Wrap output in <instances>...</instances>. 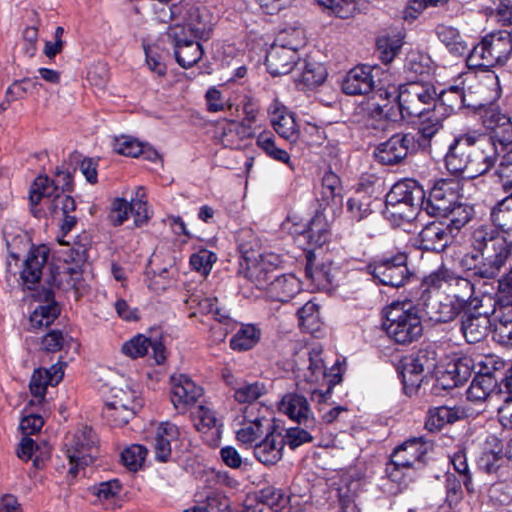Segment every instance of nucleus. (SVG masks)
<instances>
[{"label":"nucleus","instance_id":"obj_1","mask_svg":"<svg viewBox=\"0 0 512 512\" xmlns=\"http://www.w3.org/2000/svg\"><path fill=\"white\" fill-rule=\"evenodd\" d=\"M499 156L494 138L469 131L456 136L445 155V165L454 174L475 178L487 173Z\"/></svg>","mask_w":512,"mask_h":512},{"label":"nucleus","instance_id":"obj_2","mask_svg":"<svg viewBox=\"0 0 512 512\" xmlns=\"http://www.w3.org/2000/svg\"><path fill=\"white\" fill-rule=\"evenodd\" d=\"M444 91L437 93L433 84L424 81H410L400 85L392 92L379 88L373 95V110L380 116L394 119L391 102L397 103L398 112L402 119L422 118L436 108L437 101L442 98Z\"/></svg>","mask_w":512,"mask_h":512},{"label":"nucleus","instance_id":"obj_3","mask_svg":"<svg viewBox=\"0 0 512 512\" xmlns=\"http://www.w3.org/2000/svg\"><path fill=\"white\" fill-rule=\"evenodd\" d=\"M469 243L474 252L484 257L485 269L498 268L502 271L512 255V241L491 224L473 226Z\"/></svg>","mask_w":512,"mask_h":512},{"label":"nucleus","instance_id":"obj_4","mask_svg":"<svg viewBox=\"0 0 512 512\" xmlns=\"http://www.w3.org/2000/svg\"><path fill=\"white\" fill-rule=\"evenodd\" d=\"M383 327L387 335L401 345L411 344L422 336L423 325L418 305L395 302L387 307Z\"/></svg>","mask_w":512,"mask_h":512},{"label":"nucleus","instance_id":"obj_5","mask_svg":"<svg viewBox=\"0 0 512 512\" xmlns=\"http://www.w3.org/2000/svg\"><path fill=\"white\" fill-rule=\"evenodd\" d=\"M512 52V38L506 31L491 33L473 47L467 61L470 66L490 68L503 65Z\"/></svg>","mask_w":512,"mask_h":512},{"label":"nucleus","instance_id":"obj_6","mask_svg":"<svg viewBox=\"0 0 512 512\" xmlns=\"http://www.w3.org/2000/svg\"><path fill=\"white\" fill-rule=\"evenodd\" d=\"M142 405V400L134 389L113 387L110 399L102 410V416L111 426L120 427L127 424Z\"/></svg>","mask_w":512,"mask_h":512},{"label":"nucleus","instance_id":"obj_7","mask_svg":"<svg viewBox=\"0 0 512 512\" xmlns=\"http://www.w3.org/2000/svg\"><path fill=\"white\" fill-rule=\"evenodd\" d=\"M424 191L414 180L404 179L396 182L386 194V205L391 207L392 215L411 220L416 216L417 207H421Z\"/></svg>","mask_w":512,"mask_h":512},{"label":"nucleus","instance_id":"obj_8","mask_svg":"<svg viewBox=\"0 0 512 512\" xmlns=\"http://www.w3.org/2000/svg\"><path fill=\"white\" fill-rule=\"evenodd\" d=\"M276 425L277 422L262 415L257 406H247L237 417L236 439L245 448H252Z\"/></svg>","mask_w":512,"mask_h":512},{"label":"nucleus","instance_id":"obj_9","mask_svg":"<svg viewBox=\"0 0 512 512\" xmlns=\"http://www.w3.org/2000/svg\"><path fill=\"white\" fill-rule=\"evenodd\" d=\"M97 437L90 427H83L75 432L67 444L66 455L70 468L68 474L75 478L79 469H84L98 457Z\"/></svg>","mask_w":512,"mask_h":512},{"label":"nucleus","instance_id":"obj_10","mask_svg":"<svg viewBox=\"0 0 512 512\" xmlns=\"http://www.w3.org/2000/svg\"><path fill=\"white\" fill-rule=\"evenodd\" d=\"M437 367L436 352L429 349H420L416 353L405 357L402 362L401 377L403 389L407 395L417 392L425 377Z\"/></svg>","mask_w":512,"mask_h":512},{"label":"nucleus","instance_id":"obj_11","mask_svg":"<svg viewBox=\"0 0 512 512\" xmlns=\"http://www.w3.org/2000/svg\"><path fill=\"white\" fill-rule=\"evenodd\" d=\"M407 259L405 253H397L367 265L366 270L379 284L399 288L404 286L412 276Z\"/></svg>","mask_w":512,"mask_h":512},{"label":"nucleus","instance_id":"obj_12","mask_svg":"<svg viewBox=\"0 0 512 512\" xmlns=\"http://www.w3.org/2000/svg\"><path fill=\"white\" fill-rule=\"evenodd\" d=\"M178 10L179 27L182 35H188L194 39H207L212 30V16L209 11L200 4L185 3Z\"/></svg>","mask_w":512,"mask_h":512},{"label":"nucleus","instance_id":"obj_13","mask_svg":"<svg viewBox=\"0 0 512 512\" xmlns=\"http://www.w3.org/2000/svg\"><path fill=\"white\" fill-rule=\"evenodd\" d=\"M460 184L453 179H440L429 192L427 199L423 198L421 209L433 217L447 215L449 209L459 200Z\"/></svg>","mask_w":512,"mask_h":512},{"label":"nucleus","instance_id":"obj_14","mask_svg":"<svg viewBox=\"0 0 512 512\" xmlns=\"http://www.w3.org/2000/svg\"><path fill=\"white\" fill-rule=\"evenodd\" d=\"M443 282L448 284L456 305H461L462 308L465 304H473L474 285L469 279L458 276L444 267L424 279V284L433 288H439Z\"/></svg>","mask_w":512,"mask_h":512},{"label":"nucleus","instance_id":"obj_15","mask_svg":"<svg viewBox=\"0 0 512 512\" xmlns=\"http://www.w3.org/2000/svg\"><path fill=\"white\" fill-rule=\"evenodd\" d=\"M427 451V443L423 437H414L405 441L394 450L391 462L386 468L388 475L396 480L397 476L394 474L396 470L424 464Z\"/></svg>","mask_w":512,"mask_h":512},{"label":"nucleus","instance_id":"obj_16","mask_svg":"<svg viewBox=\"0 0 512 512\" xmlns=\"http://www.w3.org/2000/svg\"><path fill=\"white\" fill-rule=\"evenodd\" d=\"M415 148V136L412 133H396L387 141L380 143L374 155L384 165H396L402 162Z\"/></svg>","mask_w":512,"mask_h":512},{"label":"nucleus","instance_id":"obj_17","mask_svg":"<svg viewBox=\"0 0 512 512\" xmlns=\"http://www.w3.org/2000/svg\"><path fill=\"white\" fill-rule=\"evenodd\" d=\"M277 268V257L275 256V265L270 257L260 255L253 260L244 258L240 264L238 274L250 281L259 289H267L274 277Z\"/></svg>","mask_w":512,"mask_h":512},{"label":"nucleus","instance_id":"obj_18","mask_svg":"<svg viewBox=\"0 0 512 512\" xmlns=\"http://www.w3.org/2000/svg\"><path fill=\"white\" fill-rule=\"evenodd\" d=\"M285 441L283 430L277 424L255 446L252 447L254 457L266 466L274 465L283 457Z\"/></svg>","mask_w":512,"mask_h":512},{"label":"nucleus","instance_id":"obj_19","mask_svg":"<svg viewBox=\"0 0 512 512\" xmlns=\"http://www.w3.org/2000/svg\"><path fill=\"white\" fill-rule=\"evenodd\" d=\"M171 401L174 407L184 413L203 395V389L185 374L171 376Z\"/></svg>","mask_w":512,"mask_h":512},{"label":"nucleus","instance_id":"obj_20","mask_svg":"<svg viewBox=\"0 0 512 512\" xmlns=\"http://www.w3.org/2000/svg\"><path fill=\"white\" fill-rule=\"evenodd\" d=\"M169 36L174 42L176 61L182 68H190L202 58L203 49L198 39L182 35L179 27H172Z\"/></svg>","mask_w":512,"mask_h":512},{"label":"nucleus","instance_id":"obj_21","mask_svg":"<svg viewBox=\"0 0 512 512\" xmlns=\"http://www.w3.org/2000/svg\"><path fill=\"white\" fill-rule=\"evenodd\" d=\"M424 290L419 299L418 306H422L426 316L434 322L446 323L452 321L461 310V305H456L453 301L443 303L437 297H433L430 291L431 287L424 283Z\"/></svg>","mask_w":512,"mask_h":512},{"label":"nucleus","instance_id":"obj_22","mask_svg":"<svg viewBox=\"0 0 512 512\" xmlns=\"http://www.w3.org/2000/svg\"><path fill=\"white\" fill-rule=\"evenodd\" d=\"M253 136V129L245 123L224 121L219 123L214 131V139L223 147L240 149L243 141Z\"/></svg>","mask_w":512,"mask_h":512},{"label":"nucleus","instance_id":"obj_23","mask_svg":"<svg viewBox=\"0 0 512 512\" xmlns=\"http://www.w3.org/2000/svg\"><path fill=\"white\" fill-rule=\"evenodd\" d=\"M321 354V349L314 347L311 350L302 351L295 360L297 369L301 373L299 376H302L305 381L317 383L321 379H326V368Z\"/></svg>","mask_w":512,"mask_h":512},{"label":"nucleus","instance_id":"obj_24","mask_svg":"<svg viewBox=\"0 0 512 512\" xmlns=\"http://www.w3.org/2000/svg\"><path fill=\"white\" fill-rule=\"evenodd\" d=\"M490 326L491 320L487 313L469 310L461 315L460 330L468 343H478L483 340Z\"/></svg>","mask_w":512,"mask_h":512},{"label":"nucleus","instance_id":"obj_25","mask_svg":"<svg viewBox=\"0 0 512 512\" xmlns=\"http://www.w3.org/2000/svg\"><path fill=\"white\" fill-rule=\"evenodd\" d=\"M268 113L271 125L278 135L289 142H296L299 130L294 115L276 101L270 105Z\"/></svg>","mask_w":512,"mask_h":512},{"label":"nucleus","instance_id":"obj_26","mask_svg":"<svg viewBox=\"0 0 512 512\" xmlns=\"http://www.w3.org/2000/svg\"><path fill=\"white\" fill-rule=\"evenodd\" d=\"M55 194H57V192L54 182L48 176L39 175L36 177L29 191L32 214L37 218L46 215L47 211H45L43 207H39V205H41L43 201V204L48 207L50 201L55 197Z\"/></svg>","mask_w":512,"mask_h":512},{"label":"nucleus","instance_id":"obj_27","mask_svg":"<svg viewBox=\"0 0 512 512\" xmlns=\"http://www.w3.org/2000/svg\"><path fill=\"white\" fill-rule=\"evenodd\" d=\"M374 68L361 65L351 69L342 84V90L348 95H363L374 89Z\"/></svg>","mask_w":512,"mask_h":512},{"label":"nucleus","instance_id":"obj_28","mask_svg":"<svg viewBox=\"0 0 512 512\" xmlns=\"http://www.w3.org/2000/svg\"><path fill=\"white\" fill-rule=\"evenodd\" d=\"M279 410L298 424H304L310 429L314 427L315 419L304 396L293 393L285 395L279 403Z\"/></svg>","mask_w":512,"mask_h":512},{"label":"nucleus","instance_id":"obj_29","mask_svg":"<svg viewBox=\"0 0 512 512\" xmlns=\"http://www.w3.org/2000/svg\"><path fill=\"white\" fill-rule=\"evenodd\" d=\"M450 230L440 222H431L419 233L420 248L427 251L442 252L451 240Z\"/></svg>","mask_w":512,"mask_h":512},{"label":"nucleus","instance_id":"obj_30","mask_svg":"<svg viewBox=\"0 0 512 512\" xmlns=\"http://www.w3.org/2000/svg\"><path fill=\"white\" fill-rule=\"evenodd\" d=\"M327 76L325 67L314 60L304 59L297 62L294 79L297 86L312 88L323 83Z\"/></svg>","mask_w":512,"mask_h":512},{"label":"nucleus","instance_id":"obj_31","mask_svg":"<svg viewBox=\"0 0 512 512\" xmlns=\"http://www.w3.org/2000/svg\"><path fill=\"white\" fill-rule=\"evenodd\" d=\"M47 258L48 252L44 247L33 249L28 254L20 275L23 285L27 289H33V287L40 281L42 268L47 262Z\"/></svg>","mask_w":512,"mask_h":512},{"label":"nucleus","instance_id":"obj_32","mask_svg":"<svg viewBox=\"0 0 512 512\" xmlns=\"http://www.w3.org/2000/svg\"><path fill=\"white\" fill-rule=\"evenodd\" d=\"M297 59L294 51L271 46L266 55V66L272 76L286 75L296 66Z\"/></svg>","mask_w":512,"mask_h":512},{"label":"nucleus","instance_id":"obj_33","mask_svg":"<svg viewBox=\"0 0 512 512\" xmlns=\"http://www.w3.org/2000/svg\"><path fill=\"white\" fill-rule=\"evenodd\" d=\"M465 416L460 407L439 406L428 410L424 427L429 432H439L445 425L453 424Z\"/></svg>","mask_w":512,"mask_h":512},{"label":"nucleus","instance_id":"obj_34","mask_svg":"<svg viewBox=\"0 0 512 512\" xmlns=\"http://www.w3.org/2000/svg\"><path fill=\"white\" fill-rule=\"evenodd\" d=\"M150 347L153 350L156 363H163L165 360L163 344L159 341L152 342L143 335H137L125 342L122 345V352L131 358H138L146 355Z\"/></svg>","mask_w":512,"mask_h":512},{"label":"nucleus","instance_id":"obj_35","mask_svg":"<svg viewBox=\"0 0 512 512\" xmlns=\"http://www.w3.org/2000/svg\"><path fill=\"white\" fill-rule=\"evenodd\" d=\"M267 290L273 299L287 302L299 292L300 281L293 274L274 275Z\"/></svg>","mask_w":512,"mask_h":512},{"label":"nucleus","instance_id":"obj_36","mask_svg":"<svg viewBox=\"0 0 512 512\" xmlns=\"http://www.w3.org/2000/svg\"><path fill=\"white\" fill-rule=\"evenodd\" d=\"M320 207L338 205L342 202V186L340 178L333 172H326L322 178L320 198H318Z\"/></svg>","mask_w":512,"mask_h":512},{"label":"nucleus","instance_id":"obj_37","mask_svg":"<svg viewBox=\"0 0 512 512\" xmlns=\"http://www.w3.org/2000/svg\"><path fill=\"white\" fill-rule=\"evenodd\" d=\"M492 316L495 339L500 344L512 346V307L493 310Z\"/></svg>","mask_w":512,"mask_h":512},{"label":"nucleus","instance_id":"obj_38","mask_svg":"<svg viewBox=\"0 0 512 512\" xmlns=\"http://www.w3.org/2000/svg\"><path fill=\"white\" fill-rule=\"evenodd\" d=\"M497 386V381L490 373L474 377L468 390L467 399L473 402L486 400Z\"/></svg>","mask_w":512,"mask_h":512},{"label":"nucleus","instance_id":"obj_39","mask_svg":"<svg viewBox=\"0 0 512 512\" xmlns=\"http://www.w3.org/2000/svg\"><path fill=\"white\" fill-rule=\"evenodd\" d=\"M436 33L439 40L452 54L461 56L468 51L466 42L462 39L456 28L447 25H439L436 29Z\"/></svg>","mask_w":512,"mask_h":512},{"label":"nucleus","instance_id":"obj_40","mask_svg":"<svg viewBox=\"0 0 512 512\" xmlns=\"http://www.w3.org/2000/svg\"><path fill=\"white\" fill-rule=\"evenodd\" d=\"M460 264L463 269L471 271L474 276L483 279L495 278L501 272L498 268H494V270L492 268L485 269L484 257H481L479 252H474L473 250L462 257Z\"/></svg>","mask_w":512,"mask_h":512},{"label":"nucleus","instance_id":"obj_41","mask_svg":"<svg viewBox=\"0 0 512 512\" xmlns=\"http://www.w3.org/2000/svg\"><path fill=\"white\" fill-rule=\"evenodd\" d=\"M268 388L264 382H242L234 388V399L241 404H251L267 394Z\"/></svg>","mask_w":512,"mask_h":512},{"label":"nucleus","instance_id":"obj_42","mask_svg":"<svg viewBox=\"0 0 512 512\" xmlns=\"http://www.w3.org/2000/svg\"><path fill=\"white\" fill-rule=\"evenodd\" d=\"M261 331L254 325H243L230 340V347L237 351H246L260 340Z\"/></svg>","mask_w":512,"mask_h":512},{"label":"nucleus","instance_id":"obj_43","mask_svg":"<svg viewBox=\"0 0 512 512\" xmlns=\"http://www.w3.org/2000/svg\"><path fill=\"white\" fill-rule=\"evenodd\" d=\"M475 215L474 208L471 205L460 203L459 200L454 207L449 209L447 215L442 216L448 220L446 226L450 230V233L453 230H460L464 227L468 222L472 220Z\"/></svg>","mask_w":512,"mask_h":512},{"label":"nucleus","instance_id":"obj_44","mask_svg":"<svg viewBox=\"0 0 512 512\" xmlns=\"http://www.w3.org/2000/svg\"><path fill=\"white\" fill-rule=\"evenodd\" d=\"M256 144L266 153L267 156L276 161L287 164L292 170H294V166L290 162L288 152L276 146L275 138L270 132L260 133L257 137Z\"/></svg>","mask_w":512,"mask_h":512},{"label":"nucleus","instance_id":"obj_45","mask_svg":"<svg viewBox=\"0 0 512 512\" xmlns=\"http://www.w3.org/2000/svg\"><path fill=\"white\" fill-rule=\"evenodd\" d=\"M308 242L314 246H322L328 239V225L320 213H316L303 231Z\"/></svg>","mask_w":512,"mask_h":512},{"label":"nucleus","instance_id":"obj_46","mask_svg":"<svg viewBox=\"0 0 512 512\" xmlns=\"http://www.w3.org/2000/svg\"><path fill=\"white\" fill-rule=\"evenodd\" d=\"M421 119L417 134L421 136L423 143L419 141L418 144L419 146L426 147L430 140L443 128V121L436 115L435 109L424 115Z\"/></svg>","mask_w":512,"mask_h":512},{"label":"nucleus","instance_id":"obj_47","mask_svg":"<svg viewBox=\"0 0 512 512\" xmlns=\"http://www.w3.org/2000/svg\"><path fill=\"white\" fill-rule=\"evenodd\" d=\"M305 45V38L303 31L297 28H289L280 31L272 46H278L285 50L297 51Z\"/></svg>","mask_w":512,"mask_h":512},{"label":"nucleus","instance_id":"obj_48","mask_svg":"<svg viewBox=\"0 0 512 512\" xmlns=\"http://www.w3.org/2000/svg\"><path fill=\"white\" fill-rule=\"evenodd\" d=\"M402 39L399 36H381L377 38L376 47L379 58L385 64H389L400 52Z\"/></svg>","mask_w":512,"mask_h":512},{"label":"nucleus","instance_id":"obj_49","mask_svg":"<svg viewBox=\"0 0 512 512\" xmlns=\"http://www.w3.org/2000/svg\"><path fill=\"white\" fill-rule=\"evenodd\" d=\"M52 279L58 288L79 290L82 280V269L79 265L67 266L57 275H52Z\"/></svg>","mask_w":512,"mask_h":512},{"label":"nucleus","instance_id":"obj_50","mask_svg":"<svg viewBox=\"0 0 512 512\" xmlns=\"http://www.w3.org/2000/svg\"><path fill=\"white\" fill-rule=\"evenodd\" d=\"M60 309L57 304L51 303L37 308L30 316V324L33 328L48 327L58 317Z\"/></svg>","mask_w":512,"mask_h":512},{"label":"nucleus","instance_id":"obj_51","mask_svg":"<svg viewBox=\"0 0 512 512\" xmlns=\"http://www.w3.org/2000/svg\"><path fill=\"white\" fill-rule=\"evenodd\" d=\"M316 430V424L314 423V427L312 429L301 428L299 426L290 427L285 430V434H283V438L285 441V445H288L291 449H296L297 447L310 443L313 441L314 437L312 433Z\"/></svg>","mask_w":512,"mask_h":512},{"label":"nucleus","instance_id":"obj_52","mask_svg":"<svg viewBox=\"0 0 512 512\" xmlns=\"http://www.w3.org/2000/svg\"><path fill=\"white\" fill-rule=\"evenodd\" d=\"M512 307V267L498 281V291L493 310L504 307Z\"/></svg>","mask_w":512,"mask_h":512},{"label":"nucleus","instance_id":"obj_53","mask_svg":"<svg viewBox=\"0 0 512 512\" xmlns=\"http://www.w3.org/2000/svg\"><path fill=\"white\" fill-rule=\"evenodd\" d=\"M317 2L331 14L343 19L352 16L358 4V0H317Z\"/></svg>","mask_w":512,"mask_h":512},{"label":"nucleus","instance_id":"obj_54","mask_svg":"<svg viewBox=\"0 0 512 512\" xmlns=\"http://www.w3.org/2000/svg\"><path fill=\"white\" fill-rule=\"evenodd\" d=\"M473 369L474 362L472 358L468 356L458 358L448 371V374L451 375L454 381L453 385L459 386L464 384L471 376Z\"/></svg>","mask_w":512,"mask_h":512},{"label":"nucleus","instance_id":"obj_55","mask_svg":"<svg viewBox=\"0 0 512 512\" xmlns=\"http://www.w3.org/2000/svg\"><path fill=\"white\" fill-rule=\"evenodd\" d=\"M256 496L259 501L267 506L270 512H278L285 505L283 492L273 486L263 488L256 494Z\"/></svg>","mask_w":512,"mask_h":512},{"label":"nucleus","instance_id":"obj_56","mask_svg":"<svg viewBox=\"0 0 512 512\" xmlns=\"http://www.w3.org/2000/svg\"><path fill=\"white\" fill-rule=\"evenodd\" d=\"M384 192V180L373 174L364 175L360 178L356 194H366L369 198H378Z\"/></svg>","mask_w":512,"mask_h":512},{"label":"nucleus","instance_id":"obj_57","mask_svg":"<svg viewBox=\"0 0 512 512\" xmlns=\"http://www.w3.org/2000/svg\"><path fill=\"white\" fill-rule=\"evenodd\" d=\"M512 210V204L510 200L506 198L499 201L492 209L490 213L491 225L501 230L504 235H508L511 227L505 219L504 212Z\"/></svg>","mask_w":512,"mask_h":512},{"label":"nucleus","instance_id":"obj_58","mask_svg":"<svg viewBox=\"0 0 512 512\" xmlns=\"http://www.w3.org/2000/svg\"><path fill=\"white\" fill-rule=\"evenodd\" d=\"M147 455V449L139 444H133L121 453L122 463L131 471L141 467Z\"/></svg>","mask_w":512,"mask_h":512},{"label":"nucleus","instance_id":"obj_59","mask_svg":"<svg viewBox=\"0 0 512 512\" xmlns=\"http://www.w3.org/2000/svg\"><path fill=\"white\" fill-rule=\"evenodd\" d=\"M216 260L217 256L215 253L206 249H202L191 255L190 265L193 270L206 276L210 273Z\"/></svg>","mask_w":512,"mask_h":512},{"label":"nucleus","instance_id":"obj_60","mask_svg":"<svg viewBox=\"0 0 512 512\" xmlns=\"http://www.w3.org/2000/svg\"><path fill=\"white\" fill-rule=\"evenodd\" d=\"M51 378L46 369H36L31 377L29 388L31 394L37 399L38 402L44 400L47 386L50 385Z\"/></svg>","mask_w":512,"mask_h":512},{"label":"nucleus","instance_id":"obj_61","mask_svg":"<svg viewBox=\"0 0 512 512\" xmlns=\"http://www.w3.org/2000/svg\"><path fill=\"white\" fill-rule=\"evenodd\" d=\"M32 25L28 26L23 31V40L25 42L24 53L28 57H33L37 51L38 42V27L40 26L41 20L36 11H33Z\"/></svg>","mask_w":512,"mask_h":512},{"label":"nucleus","instance_id":"obj_62","mask_svg":"<svg viewBox=\"0 0 512 512\" xmlns=\"http://www.w3.org/2000/svg\"><path fill=\"white\" fill-rule=\"evenodd\" d=\"M113 149L118 154L129 157H138L144 153L143 145L129 136L116 138L113 143Z\"/></svg>","mask_w":512,"mask_h":512},{"label":"nucleus","instance_id":"obj_63","mask_svg":"<svg viewBox=\"0 0 512 512\" xmlns=\"http://www.w3.org/2000/svg\"><path fill=\"white\" fill-rule=\"evenodd\" d=\"M347 209L351 218L356 221L363 220L372 212L369 199H366L364 196H358L357 194L355 197L348 200Z\"/></svg>","mask_w":512,"mask_h":512},{"label":"nucleus","instance_id":"obj_64","mask_svg":"<svg viewBox=\"0 0 512 512\" xmlns=\"http://www.w3.org/2000/svg\"><path fill=\"white\" fill-rule=\"evenodd\" d=\"M496 174L502 182L503 189L512 190V149L502 156Z\"/></svg>","mask_w":512,"mask_h":512}]
</instances>
